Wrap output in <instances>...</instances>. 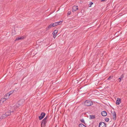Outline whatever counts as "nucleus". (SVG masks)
I'll use <instances>...</instances> for the list:
<instances>
[{
	"instance_id": "obj_1",
	"label": "nucleus",
	"mask_w": 127,
	"mask_h": 127,
	"mask_svg": "<svg viewBox=\"0 0 127 127\" xmlns=\"http://www.w3.org/2000/svg\"><path fill=\"white\" fill-rule=\"evenodd\" d=\"M19 106V104L17 103L16 105H15L14 106L11 108V110L8 111L7 112H6L5 114L2 115L0 118V119H3L5 118V117H7L8 116L11 115V113H13L16 110L17 108H18Z\"/></svg>"
},
{
	"instance_id": "obj_2",
	"label": "nucleus",
	"mask_w": 127,
	"mask_h": 127,
	"mask_svg": "<svg viewBox=\"0 0 127 127\" xmlns=\"http://www.w3.org/2000/svg\"><path fill=\"white\" fill-rule=\"evenodd\" d=\"M84 105L87 106H90L93 104L92 102L91 101L86 100L84 103Z\"/></svg>"
},
{
	"instance_id": "obj_3",
	"label": "nucleus",
	"mask_w": 127,
	"mask_h": 127,
	"mask_svg": "<svg viewBox=\"0 0 127 127\" xmlns=\"http://www.w3.org/2000/svg\"><path fill=\"white\" fill-rule=\"evenodd\" d=\"M47 122V121H46L43 119L42 121L41 122V127H44L45 126V125Z\"/></svg>"
},
{
	"instance_id": "obj_4",
	"label": "nucleus",
	"mask_w": 127,
	"mask_h": 127,
	"mask_svg": "<svg viewBox=\"0 0 127 127\" xmlns=\"http://www.w3.org/2000/svg\"><path fill=\"white\" fill-rule=\"evenodd\" d=\"M62 21H60L59 22H55L53 24H52L53 26V27H55L56 26H57L58 25L61 24Z\"/></svg>"
},
{
	"instance_id": "obj_5",
	"label": "nucleus",
	"mask_w": 127,
	"mask_h": 127,
	"mask_svg": "<svg viewBox=\"0 0 127 127\" xmlns=\"http://www.w3.org/2000/svg\"><path fill=\"white\" fill-rule=\"evenodd\" d=\"M99 127H106L105 123L103 122H100L99 123Z\"/></svg>"
},
{
	"instance_id": "obj_6",
	"label": "nucleus",
	"mask_w": 127,
	"mask_h": 127,
	"mask_svg": "<svg viewBox=\"0 0 127 127\" xmlns=\"http://www.w3.org/2000/svg\"><path fill=\"white\" fill-rule=\"evenodd\" d=\"M45 115L44 113L42 112L41 113L40 115L39 116V119L40 120L42 119L44 117Z\"/></svg>"
},
{
	"instance_id": "obj_7",
	"label": "nucleus",
	"mask_w": 127,
	"mask_h": 127,
	"mask_svg": "<svg viewBox=\"0 0 127 127\" xmlns=\"http://www.w3.org/2000/svg\"><path fill=\"white\" fill-rule=\"evenodd\" d=\"M78 7L77 6H73L72 11L73 12L74 11H76L78 9Z\"/></svg>"
},
{
	"instance_id": "obj_8",
	"label": "nucleus",
	"mask_w": 127,
	"mask_h": 127,
	"mask_svg": "<svg viewBox=\"0 0 127 127\" xmlns=\"http://www.w3.org/2000/svg\"><path fill=\"white\" fill-rule=\"evenodd\" d=\"M112 116L113 117V119L114 120H115L116 117V114L115 111L113 112L112 113Z\"/></svg>"
},
{
	"instance_id": "obj_9",
	"label": "nucleus",
	"mask_w": 127,
	"mask_h": 127,
	"mask_svg": "<svg viewBox=\"0 0 127 127\" xmlns=\"http://www.w3.org/2000/svg\"><path fill=\"white\" fill-rule=\"evenodd\" d=\"M121 102V99L120 98H118L116 101V103L117 104L119 105Z\"/></svg>"
},
{
	"instance_id": "obj_10",
	"label": "nucleus",
	"mask_w": 127,
	"mask_h": 127,
	"mask_svg": "<svg viewBox=\"0 0 127 127\" xmlns=\"http://www.w3.org/2000/svg\"><path fill=\"white\" fill-rule=\"evenodd\" d=\"M10 95V94H7L4 96V97L5 99H7L8 98Z\"/></svg>"
},
{
	"instance_id": "obj_11",
	"label": "nucleus",
	"mask_w": 127,
	"mask_h": 127,
	"mask_svg": "<svg viewBox=\"0 0 127 127\" xmlns=\"http://www.w3.org/2000/svg\"><path fill=\"white\" fill-rule=\"evenodd\" d=\"M52 27H53V26L52 24H51L47 27L46 28V31L48 30Z\"/></svg>"
},
{
	"instance_id": "obj_12",
	"label": "nucleus",
	"mask_w": 127,
	"mask_h": 127,
	"mask_svg": "<svg viewBox=\"0 0 127 127\" xmlns=\"http://www.w3.org/2000/svg\"><path fill=\"white\" fill-rule=\"evenodd\" d=\"M101 114L103 116H105L107 115V113L105 111H103L101 112Z\"/></svg>"
},
{
	"instance_id": "obj_13",
	"label": "nucleus",
	"mask_w": 127,
	"mask_h": 127,
	"mask_svg": "<svg viewBox=\"0 0 127 127\" xmlns=\"http://www.w3.org/2000/svg\"><path fill=\"white\" fill-rule=\"evenodd\" d=\"M89 117L90 119H93L95 118V116L94 115H89Z\"/></svg>"
},
{
	"instance_id": "obj_14",
	"label": "nucleus",
	"mask_w": 127,
	"mask_h": 127,
	"mask_svg": "<svg viewBox=\"0 0 127 127\" xmlns=\"http://www.w3.org/2000/svg\"><path fill=\"white\" fill-rule=\"evenodd\" d=\"M6 99H5L4 97L3 98H2L0 100V103H3Z\"/></svg>"
},
{
	"instance_id": "obj_15",
	"label": "nucleus",
	"mask_w": 127,
	"mask_h": 127,
	"mask_svg": "<svg viewBox=\"0 0 127 127\" xmlns=\"http://www.w3.org/2000/svg\"><path fill=\"white\" fill-rule=\"evenodd\" d=\"M16 32L15 30V29H14V30H13L12 32V35H14L16 34Z\"/></svg>"
},
{
	"instance_id": "obj_16",
	"label": "nucleus",
	"mask_w": 127,
	"mask_h": 127,
	"mask_svg": "<svg viewBox=\"0 0 127 127\" xmlns=\"http://www.w3.org/2000/svg\"><path fill=\"white\" fill-rule=\"evenodd\" d=\"M79 127H86L85 126H84L83 124H81L79 125Z\"/></svg>"
},
{
	"instance_id": "obj_17",
	"label": "nucleus",
	"mask_w": 127,
	"mask_h": 127,
	"mask_svg": "<svg viewBox=\"0 0 127 127\" xmlns=\"http://www.w3.org/2000/svg\"><path fill=\"white\" fill-rule=\"evenodd\" d=\"M58 31L57 30H55L53 32V34H56L58 32Z\"/></svg>"
},
{
	"instance_id": "obj_18",
	"label": "nucleus",
	"mask_w": 127,
	"mask_h": 127,
	"mask_svg": "<svg viewBox=\"0 0 127 127\" xmlns=\"http://www.w3.org/2000/svg\"><path fill=\"white\" fill-rule=\"evenodd\" d=\"M22 38L21 37H18V38H16V40H20V39H21Z\"/></svg>"
},
{
	"instance_id": "obj_19",
	"label": "nucleus",
	"mask_w": 127,
	"mask_h": 127,
	"mask_svg": "<svg viewBox=\"0 0 127 127\" xmlns=\"http://www.w3.org/2000/svg\"><path fill=\"white\" fill-rule=\"evenodd\" d=\"M93 2H90V4H89V5H90L89 6L90 7H91V5L92 4H93Z\"/></svg>"
},
{
	"instance_id": "obj_20",
	"label": "nucleus",
	"mask_w": 127,
	"mask_h": 127,
	"mask_svg": "<svg viewBox=\"0 0 127 127\" xmlns=\"http://www.w3.org/2000/svg\"><path fill=\"white\" fill-rule=\"evenodd\" d=\"M48 117L47 116H46L45 118L43 119V120H46V121H47V119Z\"/></svg>"
},
{
	"instance_id": "obj_21",
	"label": "nucleus",
	"mask_w": 127,
	"mask_h": 127,
	"mask_svg": "<svg viewBox=\"0 0 127 127\" xmlns=\"http://www.w3.org/2000/svg\"><path fill=\"white\" fill-rule=\"evenodd\" d=\"M71 14V12L70 11H68L67 13V14L68 15H69L70 14Z\"/></svg>"
},
{
	"instance_id": "obj_22",
	"label": "nucleus",
	"mask_w": 127,
	"mask_h": 127,
	"mask_svg": "<svg viewBox=\"0 0 127 127\" xmlns=\"http://www.w3.org/2000/svg\"><path fill=\"white\" fill-rule=\"evenodd\" d=\"M113 77H111V76H109L107 79V80H110V79H112V78Z\"/></svg>"
},
{
	"instance_id": "obj_23",
	"label": "nucleus",
	"mask_w": 127,
	"mask_h": 127,
	"mask_svg": "<svg viewBox=\"0 0 127 127\" xmlns=\"http://www.w3.org/2000/svg\"><path fill=\"white\" fill-rule=\"evenodd\" d=\"M109 119L108 118H106L105 119V121L106 122H108L109 121Z\"/></svg>"
},
{
	"instance_id": "obj_24",
	"label": "nucleus",
	"mask_w": 127,
	"mask_h": 127,
	"mask_svg": "<svg viewBox=\"0 0 127 127\" xmlns=\"http://www.w3.org/2000/svg\"><path fill=\"white\" fill-rule=\"evenodd\" d=\"M53 38L55 39L56 36V34H53Z\"/></svg>"
},
{
	"instance_id": "obj_25",
	"label": "nucleus",
	"mask_w": 127,
	"mask_h": 127,
	"mask_svg": "<svg viewBox=\"0 0 127 127\" xmlns=\"http://www.w3.org/2000/svg\"><path fill=\"white\" fill-rule=\"evenodd\" d=\"M118 81L119 82H121V78H119L118 79Z\"/></svg>"
},
{
	"instance_id": "obj_26",
	"label": "nucleus",
	"mask_w": 127,
	"mask_h": 127,
	"mask_svg": "<svg viewBox=\"0 0 127 127\" xmlns=\"http://www.w3.org/2000/svg\"><path fill=\"white\" fill-rule=\"evenodd\" d=\"M81 121L82 123H84V120L83 119H82V120H81Z\"/></svg>"
},
{
	"instance_id": "obj_27",
	"label": "nucleus",
	"mask_w": 127,
	"mask_h": 127,
	"mask_svg": "<svg viewBox=\"0 0 127 127\" xmlns=\"http://www.w3.org/2000/svg\"><path fill=\"white\" fill-rule=\"evenodd\" d=\"M106 0H101V1H105Z\"/></svg>"
}]
</instances>
